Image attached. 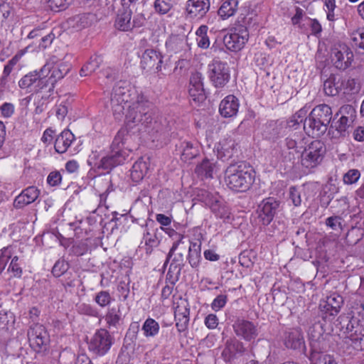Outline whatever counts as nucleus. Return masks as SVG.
<instances>
[{
    "instance_id": "obj_4",
    "label": "nucleus",
    "mask_w": 364,
    "mask_h": 364,
    "mask_svg": "<svg viewBox=\"0 0 364 364\" xmlns=\"http://www.w3.org/2000/svg\"><path fill=\"white\" fill-rule=\"evenodd\" d=\"M153 114L151 104L141 97L129 105L126 114V121L127 124L132 123L143 127L149 126V123L151 122Z\"/></svg>"
},
{
    "instance_id": "obj_49",
    "label": "nucleus",
    "mask_w": 364,
    "mask_h": 364,
    "mask_svg": "<svg viewBox=\"0 0 364 364\" xmlns=\"http://www.w3.org/2000/svg\"><path fill=\"white\" fill-rule=\"evenodd\" d=\"M20 59V56L18 55H14L7 63L4 65L2 75L0 78L9 82V77L14 70V66L17 64Z\"/></svg>"
},
{
    "instance_id": "obj_10",
    "label": "nucleus",
    "mask_w": 364,
    "mask_h": 364,
    "mask_svg": "<svg viewBox=\"0 0 364 364\" xmlns=\"http://www.w3.org/2000/svg\"><path fill=\"white\" fill-rule=\"evenodd\" d=\"M129 95L127 93V89L119 85H116L111 93L110 106L113 115L117 119H120L124 114V105L128 102Z\"/></svg>"
},
{
    "instance_id": "obj_1",
    "label": "nucleus",
    "mask_w": 364,
    "mask_h": 364,
    "mask_svg": "<svg viewBox=\"0 0 364 364\" xmlns=\"http://www.w3.org/2000/svg\"><path fill=\"white\" fill-rule=\"evenodd\" d=\"M129 137L128 129L126 127L121 128L112 141L109 154L102 158L97 168L108 171L122 164L131 151V148L127 144Z\"/></svg>"
},
{
    "instance_id": "obj_40",
    "label": "nucleus",
    "mask_w": 364,
    "mask_h": 364,
    "mask_svg": "<svg viewBox=\"0 0 364 364\" xmlns=\"http://www.w3.org/2000/svg\"><path fill=\"white\" fill-rule=\"evenodd\" d=\"M38 70H35L33 72H31L26 75H25L21 80L18 81V86L21 89H28L31 88V91H34L35 85L36 83V80L39 77Z\"/></svg>"
},
{
    "instance_id": "obj_38",
    "label": "nucleus",
    "mask_w": 364,
    "mask_h": 364,
    "mask_svg": "<svg viewBox=\"0 0 364 364\" xmlns=\"http://www.w3.org/2000/svg\"><path fill=\"white\" fill-rule=\"evenodd\" d=\"M159 323L151 318L146 319L141 328L144 335L146 338L156 336L159 333Z\"/></svg>"
},
{
    "instance_id": "obj_18",
    "label": "nucleus",
    "mask_w": 364,
    "mask_h": 364,
    "mask_svg": "<svg viewBox=\"0 0 364 364\" xmlns=\"http://www.w3.org/2000/svg\"><path fill=\"white\" fill-rule=\"evenodd\" d=\"M212 0H188L186 10L188 16L192 18H201L210 10Z\"/></svg>"
},
{
    "instance_id": "obj_23",
    "label": "nucleus",
    "mask_w": 364,
    "mask_h": 364,
    "mask_svg": "<svg viewBox=\"0 0 364 364\" xmlns=\"http://www.w3.org/2000/svg\"><path fill=\"white\" fill-rule=\"evenodd\" d=\"M237 144L232 138L223 139L217 147L218 157L223 161L228 160L237 152Z\"/></svg>"
},
{
    "instance_id": "obj_12",
    "label": "nucleus",
    "mask_w": 364,
    "mask_h": 364,
    "mask_svg": "<svg viewBox=\"0 0 364 364\" xmlns=\"http://www.w3.org/2000/svg\"><path fill=\"white\" fill-rule=\"evenodd\" d=\"M232 328L236 336L246 341L255 340L259 334L257 325L243 318H237Z\"/></svg>"
},
{
    "instance_id": "obj_44",
    "label": "nucleus",
    "mask_w": 364,
    "mask_h": 364,
    "mask_svg": "<svg viewBox=\"0 0 364 364\" xmlns=\"http://www.w3.org/2000/svg\"><path fill=\"white\" fill-rule=\"evenodd\" d=\"M7 272L11 274V277H21L23 274V269L18 256H14L11 258V261L9 265Z\"/></svg>"
},
{
    "instance_id": "obj_57",
    "label": "nucleus",
    "mask_w": 364,
    "mask_h": 364,
    "mask_svg": "<svg viewBox=\"0 0 364 364\" xmlns=\"http://www.w3.org/2000/svg\"><path fill=\"white\" fill-rule=\"evenodd\" d=\"M23 194L30 203H33L40 194V191L35 186H29L22 191Z\"/></svg>"
},
{
    "instance_id": "obj_15",
    "label": "nucleus",
    "mask_w": 364,
    "mask_h": 364,
    "mask_svg": "<svg viewBox=\"0 0 364 364\" xmlns=\"http://www.w3.org/2000/svg\"><path fill=\"white\" fill-rule=\"evenodd\" d=\"M163 58L162 54L157 50L145 48L141 56V67L144 70L155 68L156 73H160L162 70Z\"/></svg>"
},
{
    "instance_id": "obj_28",
    "label": "nucleus",
    "mask_w": 364,
    "mask_h": 364,
    "mask_svg": "<svg viewBox=\"0 0 364 364\" xmlns=\"http://www.w3.org/2000/svg\"><path fill=\"white\" fill-rule=\"evenodd\" d=\"M75 139L74 134L69 130H63L56 138L55 150L60 154L65 153Z\"/></svg>"
},
{
    "instance_id": "obj_47",
    "label": "nucleus",
    "mask_w": 364,
    "mask_h": 364,
    "mask_svg": "<svg viewBox=\"0 0 364 364\" xmlns=\"http://www.w3.org/2000/svg\"><path fill=\"white\" fill-rule=\"evenodd\" d=\"M105 319L109 327H116L121 319L119 310H117L115 308L109 309L105 315Z\"/></svg>"
},
{
    "instance_id": "obj_61",
    "label": "nucleus",
    "mask_w": 364,
    "mask_h": 364,
    "mask_svg": "<svg viewBox=\"0 0 364 364\" xmlns=\"http://www.w3.org/2000/svg\"><path fill=\"white\" fill-rule=\"evenodd\" d=\"M139 328L140 326L139 322L131 323L126 334V338L129 339L132 342L136 341L139 331Z\"/></svg>"
},
{
    "instance_id": "obj_5",
    "label": "nucleus",
    "mask_w": 364,
    "mask_h": 364,
    "mask_svg": "<svg viewBox=\"0 0 364 364\" xmlns=\"http://www.w3.org/2000/svg\"><path fill=\"white\" fill-rule=\"evenodd\" d=\"M325 153L324 144L319 140L313 141L301 152V166L308 169L316 167L323 161Z\"/></svg>"
},
{
    "instance_id": "obj_54",
    "label": "nucleus",
    "mask_w": 364,
    "mask_h": 364,
    "mask_svg": "<svg viewBox=\"0 0 364 364\" xmlns=\"http://www.w3.org/2000/svg\"><path fill=\"white\" fill-rule=\"evenodd\" d=\"M73 0H48L50 9L54 11H60L68 8Z\"/></svg>"
},
{
    "instance_id": "obj_45",
    "label": "nucleus",
    "mask_w": 364,
    "mask_h": 364,
    "mask_svg": "<svg viewBox=\"0 0 364 364\" xmlns=\"http://www.w3.org/2000/svg\"><path fill=\"white\" fill-rule=\"evenodd\" d=\"M142 128L145 132L152 134L166 131V126L163 124L162 122L154 119L153 116L151 117V122L149 123V126H144Z\"/></svg>"
},
{
    "instance_id": "obj_64",
    "label": "nucleus",
    "mask_w": 364,
    "mask_h": 364,
    "mask_svg": "<svg viewBox=\"0 0 364 364\" xmlns=\"http://www.w3.org/2000/svg\"><path fill=\"white\" fill-rule=\"evenodd\" d=\"M315 364H337L332 355L328 354L318 355Z\"/></svg>"
},
{
    "instance_id": "obj_13",
    "label": "nucleus",
    "mask_w": 364,
    "mask_h": 364,
    "mask_svg": "<svg viewBox=\"0 0 364 364\" xmlns=\"http://www.w3.org/2000/svg\"><path fill=\"white\" fill-rule=\"evenodd\" d=\"M70 68V64L63 61L55 63L50 61L41 69L42 73H45L50 80L55 85L58 80L63 79L68 73Z\"/></svg>"
},
{
    "instance_id": "obj_43",
    "label": "nucleus",
    "mask_w": 364,
    "mask_h": 364,
    "mask_svg": "<svg viewBox=\"0 0 364 364\" xmlns=\"http://www.w3.org/2000/svg\"><path fill=\"white\" fill-rule=\"evenodd\" d=\"M336 77L331 74L323 82V91L326 95L336 96L339 92V88L336 83Z\"/></svg>"
},
{
    "instance_id": "obj_37",
    "label": "nucleus",
    "mask_w": 364,
    "mask_h": 364,
    "mask_svg": "<svg viewBox=\"0 0 364 364\" xmlns=\"http://www.w3.org/2000/svg\"><path fill=\"white\" fill-rule=\"evenodd\" d=\"M213 169L214 164L210 162L208 159H204L196 167L195 172L202 178H213Z\"/></svg>"
},
{
    "instance_id": "obj_14",
    "label": "nucleus",
    "mask_w": 364,
    "mask_h": 364,
    "mask_svg": "<svg viewBox=\"0 0 364 364\" xmlns=\"http://www.w3.org/2000/svg\"><path fill=\"white\" fill-rule=\"evenodd\" d=\"M280 202L274 198L269 197L264 199L258 207L259 218L264 225H268L274 219Z\"/></svg>"
},
{
    "instance_id": "obj_34",
    "label": "nucleus",
    "mask_w": 364,
    "mask_h": 364,
    "mask_svg": "<svg viewBox=\"0 0 364 364\" xmlns=\"http://www.w3.org/2000/svg\"><path fill=\"white\" fill-rule=\"evenodd\" d=\"M180 149H181V159L185 162L196 158L199 154L196 144H194L191 141L181 142Z\"/></svg>"
},
{
    "instance_id": "obj_3",
    "label": "nucleus",
    "mask_w": 364,
    "mask_h": 364,
    "mask_svg": "<svg viewBox=\"0 0 364 364\" xmlns=\"http://www.w3.org/2000/svg\"><path fill=\"white\" fill-rule=\"evenodd\" d=\"M186 245L184 241L173 242L165 261L166 265L171 261L167 277L172 278V283H176L181 275V272L186 264L185 254Z\"/></svg>"
},
{
    "instance_id": "obj_33",
    "label": "nucleus",
    "mask_w": 364,
    "mask_h": 364,
    "mask_svg": "<svg viewBox=\"0 0 364 364\" xmlns=\"http://www.w3.org/2000/svg\"><path fill=\"white\" fill-rule=\"evenodd\" d=\"M147 170L148 166L146 162L143 161L142 159H139L133 164L130 171L132 180L135 183L141 181L144 178Z\"/></svg>"
},
{
    "instance_id": "obj_25",
    "label": "nucleus",
    "mask_w": 364,
    "mask_h": 364,
    "mask_svg": "<svg viewBox=\"0 0 364 364\" xmlns=\"http://www.w3.org/2000/svg\"><path fill=\"white\" fill-rule=\"evenodd\" d=\"M282 120L270 121L266 124L264 129V136L269 140H276L284 134H287Z\"/></svg>"
},
{
    "instance_id": "obj_7",
    "label": "nucleus",
    "mask_w": 364,
    "mask_h": 364,
    "mask_svg": "<svg viewBox=\"0 0 364 364\" xmlns=\"http://www.w3.org/2000/svg\"><path fill=\"white\" fill-rule=\"evenodd\" d=\"M114 338L105 328L97 330L88 343V349L97 356L105 355L114 343Z\"/></svg>"
},
{
    "instance_id": "obj_16",
    "label": "nucleus",
    "mask_w": 364,
    "mask_h": 364,
    "mask_svg": "<svg viewBox=\"0 0 364 364\" xmlns=\"http://www.w3.org/2000/svg\"><path fill=\"white\" fill-rule=\"evenodd\" d=\"M28 341L31 346L36 351H39L49 342V336L43 325L34 324L28 331Z\"/></svg>"
},
{
    "instance_id": "obj_52",
    "label": "nucleus",
    "mask_w": 364,
    "mask_h": 364,
    "mask_svg": "<svg viewBox=\"0 0 364 364\" xmlns=\"http://www.w3.org/2000/svg\"><path fill=\"white\" fill-rule=\"evenodd\" d=\"M13 251L11 247H4L0 254V274L4 270L9 260L12 257Z\"/></svg>"
},
{
    "instance_id": "obj_22",
    "label": "nucleus",
    "mask_w": 364,
    "mask_h": 364,
    "mask_svg": "<svg viewBox=\"0 0 364 364\" xmlns=\"http://www.w3.org/2000/svg\"><path fill=\"white\" fill-rule=\"evenodd\" d=\"M159 228L149 230L146 228L143 233V240L141 243L142 244L144 242V245L139 246V247L144 248L147 255H150L152 253L154 248L158 247L160 244V238L159 237Z\"/></svg>"
},
{
    "instance_id": "obj_41",
    "label": "nucleus",
    "mask_w": 364,
    "mask_h": 364,
    "mask_svg": "<svg viewBox=\"0 0 364 364\" xmlns=\"http://www.w3.org/2000/svg\"><path fill=\"white\" fill-rule=\"evenodd\" d=\"M339 319L341 320V323H346V333L350 335L351 333H356L358 335L363 334L362 331L363 329L361 326H359L358 322L355 319L351 318L350 319L348 316H340Z\"/></svg>"
},
{
    "instance_id": "obj_50",
    "label": "nucleus",
    "mask_w": 364,
    "mask_h": 364,
    "mask_svg": "<svg viewBox=\"0 0 364 364\" xmlns=\"http://www.w3.org/2000/svg\"><path fill=\"white\" fill-rule=\"evenodd\" d=\"M94 300L100 307L103 308L110 304L112 296L109 291L102 290L96 294Z\"/></svg>"
},
{
    "instance_id": "obj_17",
    "label": "nucleus",
    "mask_w": 364,
    "mask_h": 364,
    "mask_svg": "<svg viewBox=\"0 0 364 364\" xmlns=\"http://www.w3.org/2000/svg\"><path fill=\"white\" fill-rule=\"evenodd\" d=\"M343 353L347 355H355L364 349V334L351 333L347 336L341 346Z\"/></svg>"
},
{
    "instance_id": "obj_30",
    "label": "nucleus",
    "mask_w": 364,
    "mask_h": 364,
    "mask_svg": "<svg viewBox=\"0 0 364 364\" xmlns=\"http://www.w3.org/2000/svg\"><path fill=\"white\" fill-rule=\"evenodd\" d=\"M238 0L224 1L218 11V16L223 20L234 16L238 9Z\"/></svg>"
},
{
    "instance_id": "obj_2",
    "label": "nucleus",
    "mask_w": 364,
    "mask_h": 364,
    "mask_svg": "<svg viewBox=\"0 0 364 364\" xmlns=\"http://www.w3.org/2000/svg\"><path fill=\"white\" fill-rule=\"evenodd\" d=\"M255 172L253 168L242 162L230 164L225 171V181L227 186L236 192H245L253 184Z\"/></svg>"
},
{
    "instance_id": "obj_20",
    "label": "nucleus",
    "mask_w": 364,
    "mask_h": 364,
    "mask_svg": "<svg viewBox=\"0 0 364 364\" xmlns=\"http://www.w3.org/2000/svg\"><path fill=\"white\" fill-rule=\"evenodd\" d=\"M328 125L311 114L306 118L304 123V129L309 136L319 137L323 135L327 131Z\"/></svg>"
},
{
    "instance_id": "obj_29",
    "label": "nucleus",
    "mask_w": 364,
    "mask_h": 364,
    "mask_svg": "<svg viewBox=\"0 0 364 364\" xmlns=\"http://www.w3.org/2000/svg\"><path fill=\"white\" fill-rule=\"evenodd\" d=\"M201 241L197 240L195 242H190L188 247V253L186 259L188 261L191 267L197 268L201 261Z\"/></svg>"
},
{
    "instance_id": "obj_63",
    "label": "nucleus",
    "mask_w": 364,
    "mask_h": 364,
    "mask_svg": "<svg viewBox=\"0 0 364 364\" xmlns=\"http://www.w3.org/2000/svg\"><path fill=\"white\" fill-rule=\"evenodd\" d=\"M341 218L340 216H331L326 220V225L333 230L342 229Z\"/></svg>"
},
{
    "instance_id": "obj_62",
    "label": "nucleus",
    "mask_w": 364,
    "mask_h": 364,
    "mask_svg": "<svg viewBox=\"0 0 364 364\" xmlns=\"http://www.w3.org/2000/svg\"><path fill=\"white\" fill-rule=\"evenodd\" d=\"M174 316L181 315H189L190 309L188 307V302L186 300H181L180 303H177V305L174 307Z\"/></svg>"
},
{
    "instance_id": "obj_26",
    "label": "nucleus",
    "mask_w": 364,
    "mask_h": 364,
    "mask_svg": "<svg viewBox=\"0 0 364 364\" xmlns=\"http://www.w3.org/2000/svg\"><path fill=\"white\" fill-rule=\"evenodd\" d=\"M166 48L174 53H180L190 50L187 37L185 36H171L166 42Z\"/></svg>"
},
{
    "instance_id": "obj_39",
    "label": "nucleus",
    "mask_w": 364,
    "mask_h": 364,
    "mask_svg": "<svg viewBox=\"0 0 364 364\" xmlns=\"http://www.w3.org/2000/svg\"><path fill=\"white\" fill-rule=\"evenodd\" d=\"M208 28L205 25L200 26L196 31V42L200 48L207 49L210 47V42L208 36Z\"/></svg>"
},
{
    "instance_id": "obj_36",
    "label": "nucleus",
    "mask_w": 364,
    "mask_h": 364,
    "mask_svg": "<svg viewBox=\"0 0 364 364\" xmlns=\"http://www.w3.org/2000/svg\"><path fill=\"white\" fill-rule=\"evenodd\" d=\"M354 121V119H348V117H341L338 121L331 124V128L335 129L338 136H346Z\"/></svg>"
},
{
    "instance_id": "obj_21",
    "label": "nucleus",
    "mask_w": 364,
    "mask_h": 364,
    "mask_svg": "<svg viewBox=\"0 0 364 364\" xmlns=\"http://www.w3.org/2000/svg\"><path fill=\"white\" fill-rule=\"evenodd\" d=\"M239 107V100L235 95H229L220 102L219 112L225 118L232 117L237 115Z\"/></svg>"
},
{
    "instance_id": "obj_27",
    "label": "nucleus",
    "mask_w": 364,
    "mask_h": 364,
    "mask_svg": "<svg viewBox=\"0 0 364 364\" xmlns=\"http://www.w3.org/2000/svg\"><path fill=\"white\" fill-rule=\"evenodd\" d=\"M38 77H39L36 80L33 92L36 93H41L43 92L48 93V95H46V96H41L42 99H48L53 92L55 85L50 80L45 73H42L41 69L38 70Z\"/></svg>"
},
{
    "instance_id": "obj_6",
    "label": "nucleus",
    "mask_w": 364,
    "mask_h": 364,
    "mask_svg": "<svg viewBox=\"0 0 364 364\" xmlns=\"http://www.w3.org/2000/svg\"><path fill=\"white\" fill-rule=\"evenodd\" d=\"M208 77L215 87H225L230 79V70L228 63L219 60L213 59L208 65Z\"/></svg>"
},
{
    "instance_id": "obj_8",
    "label": "nucleus",
    "mask_w": 364,
    "mask_h": 364,
    "mask_svg": "<svg viewBox=\"0 0 364 364\" xmlns=\"http://www.w3.org/2000/svg\"><path fill=\"white\" fill-rule=\"evenodd\" d=\"M249 31L245 26L238 24L231 30L230 33L223 37L225 46L231 51H239L247 42Z\"/></svg>"
},
{
    "instance_id": "obj_60",
    "label": "nucleus",
    "mask_w": 364,
    "mask_h": 364,
    "mask_svg": "<svg viewBox=\"0 0 364 364\" xmlns=\"http://www.w3.org/2000/svg\"><path fill=\"white\" fill-rule=\"evenodd\" d=\"M174 317L176 321V326L178 331L180 333L185 331L188 328L189 322V315H181V316H175Z\"/></svg>"
},
{
    "instance_id": "obj_53",
    "label": "nucleus",
    "mask_w": 364,
    "mask_h": 364,
    "mask_svg": "<svg viewBox=\"0 0 364 364\" xmlns=\"http://www.w3.org/2000/svg\"><path fill=\"white\" fill-rule=\"evenodd\" d=\"M360 177V172L358 169H350L343 176V181L345 184L352 185L355 183Z\"/></svg>"
},
{
    "instance_id": "obj_59",
    "label": "nucleus",
    "mask_w": 364,
    "mask_h": 364,
    "mask_svg": "<svg viewBox=\"0 0 364 364\" xmlns=\"http://www.w3.org/2000/svg\"><path fill=\"white\" fill-rule=\"evenodd\" d=\"M339 114L341 115V117H348V119L355 120L356 118L355 109L353 108L352 105H346L342 106L340 108L339 112L336 114V116H338Z\"/></svg>"
},
{
    "instance_id": "obj_35",
    "label": "nucleus",
    "mask_w": 364,
    "mask_h": 364,
    "mask_svg": "<svg viewBox=\"0 0 364 364\" xmlns=\"http://www.w3.org/2000/svg\"><path fill=\"white\" fill-rule=\"evenodd\" d=\"M102 58L100 55H92L80 70L81 76H87L94 73L102 63Z\"/></svg>"
},
{
    "instance_id": "obj_56",
    "label": "nucleus",
    "mask_w": 364,
    "mask_h": 364,
    "mask_svg": "<svg viewBox=\"0 0 364 364\" xmlns=\"http://www.w3.org/2000/svg\"><path fill=\"white\" fill-rule=\"evenodd\" d=\"M68 269V264L64 259H58L52 269V274L56 277H60Z\"/></svg>"
},
{
    "instance_id": "obj_55",
    "label": "nucleus",
    "mask_w": 364,
    "mask_h": 364,
    "mask_svg": "<svg viewBox=\"0 0 364 364\" xmlns=\"http://www.w3.org/2000/svg\"><path fill=\"white\" fill-rule=\"evenodd\" d=\"M226 343L234 355L236 353L242 354L245 351L244 344L235 338L228 339Z\"/></svg>"
},
{
    "instance_id": "obj_24",
    "label": "nucleus",
    "mask_w": 364,
    "mask_h": 364,
    "mask_svg": "<svg viewBox=\"0 0 364 364\" xmlns=\"http://www.w3.org/2000/svg\"><path fill=\"white\" fill-rule=\"evenodd\" d=\"M131 10H124L117 14L115 21V27L120 31H127L134 26H141L142 25V23H137L135 19L131 21Z\"/></svg>"
},
{
    "instance_id": "obj_31",
    "label": "nucleus",
    "mask_w": 364,
    "mask_h": 364,
    "mask_svg": "<svg viewBox=\"0 0 364 364\" xmlns=\"http://www.w3.org/2000/svg\"><path fill=\"white\" fill-rule=\"evenodd\" d=\"M312 115L315 116L316 119H318L328 125H329L332 119V109L331 107L326 104H321L316 106L310 112Z\"/></svg>"
},
{
    "instance_id": "obj_11",
    "label": "nucleus",
    "mask_w": 364,
    "mask_h": 364,
    "mask_svg": "<svg viewBox=\"0 0 364 364\" xmlns=\"http://www.w3.org/2000/svg\"><path fill=\"white\" fill-rule=\"evenodd\" d=\"M343 304V297L337 293H333L327 296L325 300L321 301L319 309L321 316L324 319H331V317L337 315Z\"/></svg>"
},
{
    "instance_id": "obj_46",
    "label": "nucleus",
    "mask_w": 364,
    "mask_h": 364,
    "mask_svg": "<svg viewBox=\"0 0 364 364\" xmlns=\"http://www.w3.org/2000/svg\"><path fill=\"white\" fill-rule=\"evenodd\" d=\"M15 319L12 312L7 311H0V328L8 329L9 326H13Z\"/></svg>"
},
{
    "instance_id": "obj_32",
    "label": "nucleus",
    "mask_w": 364,
    "mask_h": 364,
    "mask_svg": "<svg viewBox=\"0 0 364 364\" xmlns=\"http://www.w3.org/2000/svg\"><path fill=\"white\" fill-rule=\"evenodd\" d=\"M210 209L216 217L223 219L224 221L230 219V209L224 201L215 200L212 203Z\"/></svg>"
},
{
    "instance_id": "obj_51",
    "label": "nucleus",
    "mask_w": 364,
    "mask_h": 364,
    "mask_svg": "<svg viewBox=\"0 0 364 364\" xmlns=\"http://www.w3.org/2000/svg\"><path fill=\"white\" fill-rule=\"evenodd\" d=\"M188 92L192 100L201 102L205 99L203 87H189Z\"/></svg>"
},
{
    "instance_id": "obj_42",
    "label": "nucleus",
    "mask_w": 364,
    "mask_h": 364,
    "mask_svg": "<svg viewBox=\"0 0 364 364\" xmlns=\"http://www.w3.org/2000/svg\"><path fill=\"white\" fill-rule=\"evenodd\" d=\"M176 4V0H155L154 8L157 14L164 15L168 14Z\"/></svg>"
},
{
    "instance_id": "obj_9",
    "label": "nucleus",
    "mask_w": 364,
    "mask_h": 364,
    "mask_svg": "<svg viewBox=\"0 0 364 364\" xmlns=\"http://www.w3.org/2000/svg\"><path fill=\"white\" fill-rule=\"evenodd\" d=\"M331 58L336 68L345 70L351 65L353 53L348 46L338 43L331 50Z\"/></svg>"
},
{
    "instance_id": "obj_58",
    "label": "nucleus",
    "mask_w": 364,
    "mask_h": 364,
    "mask_svg": "<svg viewBox=\"0 0 364 364\" xmlns=\"http://www.w3.org/2000/svg\"><path fill=\"white\" fill-rule=\"evenodd\" d=\"M289 197L293 205L296 207L301 204V196L299 190L295 186H291L289 190Z\"/></svg>"
},
{
    "instance_id": "obj_19",
    "label": "nucleus",
    "mask_w": 364,
    "mask_h": 364,
    "mask_svg": "<svg viewBox=\"0 0 364 364\" xmlns=\"http://www.w3.org/2000/svg\"><path fill=\"white\" fill-rule=\"evenodd\" d=\"M283 343L293 350H301L305 348V343L301 331L299 328H289L284 333Z\"/></svg>"
},
{
    "instance_id": "obj_48",
    "label": "nucleus",
    "mask_w": 364,
    "mask_h": 364,
    "mask_svg": "<svg viewBox=\"0 0 364 364\" xmlns=\"http://www.w3.org/2000/svg\"><path fill=\"white\" fill-rule=\"evenodd\" d=\"M351 40L353 46L359 50V53H364V30L353 32Z\"/></svg>"
}]
</instances>
